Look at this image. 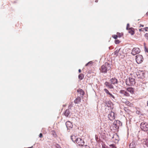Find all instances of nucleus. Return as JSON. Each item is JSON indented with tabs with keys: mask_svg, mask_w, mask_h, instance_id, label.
<instances>
[{
	"mask_svg": "<svg viewBox=\"0 0 148 148\" xmlns=\"http://www.w3.org/2000/svg\"><path fill=\"white\" fill-rule=\"evenodd\" d=\"M111 68L110 65L108 63H106L104 65L101 66L100 69L101 72L102 73H106L107 72L108 70Z\"/></svg>",
	"mask_w": 148,
	"mask_h": 148,
	"instance_id": "obj_1",
	"label": "nucleus"
},
{
	"mask_svg": "<svg viewBox=\"0 0 148 148\" xmlns=\"http://www.w3.org/2000/svg\"><path fill=\"white\" fill-rule=\"evenodd\" d=\"M114 54L116 56H118L119 57L123 58L124 57V53L123 52V50L121 48L117 49L114 52Z\"/></svg>",
	"mask_w": 148,
	"mask_h": 148,
	"instance_id": "obj_2",
	"label": "nucleus"
},
{
	"mask_svg": "<svg viewBox=\"0 0 148 148\" xmlns=\"http://www.w3.org/2000/svg\"><path fill=\"white\" fill-rule=\"evenodd\" d=\"M125 82L127 85L128 86H132L135 84V80L134 78L130 77L126 79Z\"/></svg>",
	"mask_w": 148,
	"mask_h": 148,
	"instance_id": "obj_3",
	"label": "nucleus"
},
{
	"mask_svg": "<svg viewBox=\"0 0 148 148\" xmlns=\"http://www.w3.org/2000/svg\"><path fill=\"white\" fill-rule=\"evenodd\" d=\"M140 128L141 130L144 131L148 130V124L145 122L141 123L140 125Z\"/></svg>",
	"mask_w": 148,
	"mask_h": 148,
	"instance_id": "obj_4",
	"label": "nucleus"
},
{
	"mask_svg": "<svg viewBox=\"0 0 148 148\" xmlns=\"http://www.w3.org/2000/svg\"><path fill=\"white\" fill-rule=\"evenodd\" d=\"M136 57V60L138 64L141 63L143 61V58L141 55L139 54L137 55Z\"/></svg>",
	"mask_w": 148,
	"mask_h": 148,
	"instance_id": "obj_5",
	"label": "nucleus"
},
{
	"mask_svg": "<svg viewBox=\"0 0 148 148\" xmlns=\"http://www.w3.org/2000/svg\"><path fill=\"white\" fill-rule=\"evenodd\" d=\"M140 52V49L138 48H134L132 50L131 53L133 55H135L139 53Z\"/></svg>",
	"mask_w": 148,
	"mask_h": 148,
	"instance_id": "obj_6",
	"label": "nucleus"
},
{
	"mask_svg": "<svg viewBox=\"0 0 148 148\" xmlns=\"http://www.w3.org/2000/svg\"><path fill=\"white\" fill-rule=\"evenodd\" d=\"M76 142L79 146H82L84 144V140L80 138H77Z\"/></svg>",
	"mask_w": 148,
	"mask_h": 148,
	"instance_id": "obj_7",
	"label": "nucleus"
},
{
	"mask_svg": "<svg viewBox=\"0 0 148 148\" xmlns=\"http://www.w3.org/2000/svg\"><path fill=\"white\" fill-rule=\"evenodd\" d=\"M108 118L111 121L114 119L115 118L114 113L111 112L108 114Z\"/></svg>",
	"mask_w": 148,
	"mask_h": 148,
	"instance_id": "obj_8",
	"label": "nucleus"
},
{
	"mask_svg": "<svg viewBox=\"0 0 148 148\" xmlns=\"http://www.w3.org/2000/svg\"><path fill=\"white\" fill-rule=\"evenodd\" d=\"M120 93L123 95V96L126 97H129L130 96V94L124 90H121L120 91Z\"/></svg>",
	"mask_w": 148,
	"mask_h": 148,
	"instance_id": "obj_9",
	"label": "nucleus"
},
{
	"mask_svg": "<svg viewBox=\"0 0 148 148\" xmlns=\"http://www.w3.org/2000/svg\"><path fill=\"white\" fill-rule=\"evenodd\" d=\"M137 76L138 78H143L144 74L143 71H139L136 73Z\"/></svg>",
	"mask_w": 148,
	"mask_h": 148,
	"instance_id": "obj_10",
	"label": "nucleus"
},
{
	"mask_svg": "<svg viewBox=\"0 0 148 148\" xmlns=\"http://www.w3.org/2000/svg\"><path fill=\"white\" fill-rule=\"evenodd\" d=\"M111 83L112 84H117L118 81L117 79L115 78H113L110 80Z\"/></svg>",
	"mask_w": 148,
	"mask_h": 148,
	"instance_id": "obj_11",
	"label": "nucleus"
},
{
	"mask_svg": "<svg viewBox=\"0 0 148 148\" xmlns=\"http://www.w3.org/2000/svg\"><path fill=\"white\" fill-rule=\"evenodd\" d=\"M66 125L68 129L72 128L73 125L71 122L67 121L66 123Z\"/></svg>",
	"mask_w": 148,
	"mask_h": 148,
	"instance_id": "obj_12",
	"label": "nucleus"
},
{
	"mask_svg": "<svg viewBox=\"0 0 148 148\" xmlns=\"http://www.w3.org/2000/svg\"><path fill=\"white\" fill-rule=\"evenodd\" d=\"M128 31V32L131 35H133L134 34V29L132 27L129 28L127 30Z\"/></svg>",
	"mask_w": 148,
	"mask_h": 148,
	"instance_id": "obj_13",
	"label": "nucleus"
},
{
	"mask_svg": "<svg viewBox=\"0 0 148 148\" xmlns=\"http://www.w3.org/2000/svg\"><path fill=\"white\" fill-rule=\"evenodd\" d=\"M126 90L131 94H133L134 92V89L132 87L127 88H126Z\"/></svg>",
	"mask_w": 148,
	"mask_h": 148,
	"instance_id": "obj_14",
	"label": "nucleus"
},
{
	"mask_svg": "<svg viewBox=\"0 0 148 148\" xmlns=\"http://www.w3.org/2000/svg\"><path fill=\"white\" fill-rule=\"evenodd\" d=\"M105 85L106 86L110 88H113V86L112 85V84H110L108 82H106L105 83Z\"/></svg>",
	"mask_w": 148,
	"mask_h": 148,
	"instance_id": "obj_15",
	"label": "nucleus"
},
{
	"mask_svg": "<svg viewBox=\"0 0 148 148\" xmlns=\"http://www.w3.org/2000/svg\"><path fill=\"white\" fill-rule=\"evenodd\" d=\"M81 98L80 97H78L74 100V102L75 103H79L81 102Z\"/></svg>",
	"mask_w": 148,
	"mask_h": 148,
	"instance_id": "obj_16",
	"label": "nucleus"
},
{
	"mask_svg": "<svg viewBox=\"0 0 148 148\" xmlns=\"http://www.w3.org/2000/svg\"><path fill=\"white\" fill-rule=\"evenodd\" d=\"M77 92L79 93L80 95H83L84 94V91L81 89L79 88L77 90Z\"/></svg>",
	"mask_w": 148,
	"mask_h": 148,
	"instance_id": "obj_17",
	"label": "nucleus"
},
{
	"mask_svg": "<svg viewBox=\"0 0 148 148\" xmlns=\"http://www.w3.org/2000/svg\"><path fill=\"white\" fill-rule=\"evenodd\" d=\"M70 113L69 110L67 109L65 110L64 113V114L65 116L67 117L70 114Z\"/></svg>",
	"mask_w": 148,
	"mask_h": 148,
	"instance_id": "obj_18",
	"label": "nucleus"
},
{
	"mask_svg": "<svg viewBox=\"0 0 148 148\" xmlns=\"http://www.w3.org/2000/svg\"><path fill=\"white\" fill-rule=\"evenodd\" d=\"M123 103L127 105L130 107H132L133 106V104L130 103L127 100L123 102Z\"/></svg>",
	"mask_w": 148,
	"mask_h": 148,
	"instance_id": "obj_19",
	"label": "nucleus"
},
{
	"mask_svg": "<svg viewBox=\"0 0 148 148\" xmlns=\"http://www.w3.org/2000/svg\"><path fill=\"white\" fill-rule=\"evenodd\" d=\"M77 138L75 136H71V139L73 142H76Z\"/></svg>",
	"mask_w": 148,
	"mask_h": 148,
	"instance_id": "obj_20",
	"label": "nucleus"
},
{
	"mask_svg": "<svg viewBox=\"0 0 148 148\" xmlns=\"http://www.w3.org/2000/svg\"><path fill=\"white\" fill-rule=\"evenodd\" d=\"M112 126L114 130H115L117 129L119 127L116 124H115V123H113L112 125Z\"/></svg>",
	"mask_w": 148,
	"mask_h": 148,
	"instance_id": "obj_21",
	"label": "nucleus"
},
{
	"mask_svg": "<svg viewBox=\"0 0 148 148\" xmlns=\"http://www.w3.org/2000/svg\"><path fill=\"white\" fill-rule=\"evenodd\" d=\"M144 144H145L147 147H148V137L145 139H144Z\"/></svg>",
	"mask_w": 148,
	"mask_h": 148,
	"instance_id": "obj_22",
	"label": "nucleus"
},
{
	"mask_svg": "<svg viewBox=\"0 0 148 148\" xmlns=\"http://www.w3.org/2000/svg\"><path fill=\"white\" fill-rule=\"evenodd\" d=\"M148 29V27H146L145 28H142L139 29V30L140 32L141 31H147Z\"/></svg>",
	"mask_w": 148,
	"mask_h": 148,
	"instance_id": "obj_23",
	"label": "nucleus"
},
{
	"mask_svg": "<svg viewBox=\"0 0 148 148\" xmlns=\"http://www.w3.org/2000/svg\"><path fill=\"white\" fill-rule=\"evenodd\" d=\"M51 134L54 137L56 138L57 137V135L55 131L53 130L52 131H51Z\"/></svg>",
	"mask_w": 148,
	"mask_h": 148,
	"instance_id": "obj_24",
	"label": "nucleus"
},
{
	"mask_svg": "<svg viewBox=\"0 0 148 148\" xmlns=\"http://www.w3.org/2000/svg\"><path fill=\"white\" fill-rule=\"evenodd\" d=\"M129 147L130 148H134L135 147V145L134 143L132 142L130 144Z\"/></svg>",
	"mask_w": 148,
	"mask_h": 148,
	"instance_id": "obj_25",
	"label": "nucleus"
},
{
	"mask_svg": "<svg viewBox=\"0 0 148 148\" xmlns=\"http://www.w3.org/2000/svg\"><path fill=\"white\" fill-rule=\"evenodd\" d=\"M84 77V75L82 73L80 74L78 76V78L80 80H82L83 78Z\"/></svg>",
	"mask_w": 148,
	"mask_h": 148,
	"instance_id": "obj_26",
	"label": "nucleus"
},
{
	"mask_svg": "<svg viewBox=\"0 0 148 148\" xmlns=\"http://www.w3.org/2000/svg\"><path fill=\"white\" fill-rule=\"evenodd\" d=\"M112 138H115V139L116 140H118V136L116 134L113 135Z\"/></svg>",
	"mask_w": 148,
	"mask_h": 148,
	"instance_id": "obj_27",
	"label": "nucleus"
},
{
	"mask_svg": "<svg viewBox=\"0 0 148 148\" xmlns=\"http://www.w3.org/2000/svg\"><path fill=\"white\" fill-rule=\"evenodd\" d=\"M93 63V62H92V61H90L87 64H86V66L88 65H89V66H91L92 65Z\"/></svg>",
	"mask_w": 148,
	"mask_h": 148,
	"instance_id": "obj_28",
	"label": "nucleus"
},
{
	"mask_svg": "<svg viewBox=\"0 0 148 148\" xmlns=\"http://www.w3.org/2000/svg\"><path fill=\"white\" fill-rule=\"evenodd\" d=\"M116 34L118 36V37L120 38L123 35V34L119 32H117Z\"/></svg>",
	"mask_w": 148,
	"mask_h": 148,
	"instance_id": "obj_29",
	"label": "nucleus"
},
{
	"mask_svg": "<svg viewBox=\"0 0 148 148\" xmlns=\"http://www.w3.org/2000/svg\"><path fill=\"white\" fill-rule=\"evenodd\" d=\"M120 42V41L117 39H116L114 41L115 43L116 44H119Z\"/></svg>",
	"mask_w": 148,
	"mask_h": 148,
	"instance_id": "obj_30",
	"label": "nucleus"
},
{
	"mask_svg": "<svg viewBox=\"0 0 148 148\" xmlns=\"http://www.w3.org/2000/svg\"><path fill=\"white\" fill-rule=\"evenodd\" d=\"M110 148H116L115 145L114 144L110 145Z\"/></svg>",
	"mask_w": 148,
	"mask_h": 148,
	"instance_id": "obj_31",
	"label": "nucleus"
},
{
	"mask_svg": "<svg viewBox=\"0 0 148 148\" xmlns=\"http://www.w3.org/2000/svg\"><path fill=\"white\" fill-rule=\"evenodd\" d=\"M104 90L107 94H108V95L110 94V93L107 89L105 88L104 89Z\"/></svg>",
	"mask_w": 148,
	"mask_h": 148,
	"instance_id": "obj_32",
	"label": "nucleus"
},
{
	"mask_svg": "<svg viewBox=\"0 0 148 148\" xmlns=\"http://www.w3.org/2000/svg\"><path fill=\"white\" fill-rule=\"evenodd\" d=\"M112 37L114 39H116L118 38V36L117 35H113L112 36Z\"/></svg>",
	"mask_w": 148,
	"mask_h": 148,
	"instance_id": "obj_33",
	"label": "nucleus"
},
{
	"mask_svg": "<svg viewBox=\"0 0 148 148\" xmlns=\"http://www.w3.org/2000/svg\"><path fill=\"white\" fill-rule=\"evenodd\" d=\"M109 95H110V97H111L113 99H115V97H114V96L111 93H110V94H109Z\"/></svg>",
	"mask_w": 148,
	"mask_h": 148,
	"instance_id": "obj_34",
	"label": "nucleus"
},
{
	"mask_svg": "<svg viewBox=\"0 0 148 148\" xmlns=\"http://www.w3.org/2000/svg\"><path fill=\"white\" fill-rule=\"evenodd\" d=\"M129 27H130V25L128 23V24H127V25L126 29L127 30L128 29H129V28H130Z\"/></svg>",
	"mask_w": 148,
	"mask_h": 148,
	"instance_id": "obj_35",
	"label": "nucleus"
},
{
	"mask_svg": "<svg viewBox=\"0 0 148 148\" xmlns=\"http://www.w3.org/2000/svg\"><path fill=\"white\" fill-rule=\"evenodd\" d=\"M145 37L147 40H148V34L146 33L145 35Z\"/></svg>",
	"mask_w": 148,
	"mask_h": 148,
	"instance_id": "obj_36",
	"label": "nucleus"
},
{
	"mask_svg": "<svg viewBox=\"0 0 148 148\" xmlns=\"http://www.w3.org/2000/svg\"><path fill=\"white\" fill-rule=\"evenodd\" d=\"M56 148H62L60 145L58 144H57L56 145Z\"/></svg>",
	"mask_w": 148,
	"mask_h": 148,
	"instance_id": "obj_37",
	"label": "nucleus"
},
{
	"mask_svg": "<svg viewBox=\"0 0 148 148\" xmlns=\"http://www.w3.org/2000/svg\"><path fill=\"white\" fill-rule=\"evenodd\" d=\"M39 137L40 138H42V137H43V136H42V133H40L39 134Z\"/></svg>",
	"mask_w": 148,
	"mask_h": 148,
	"instance_id": "obj_38",
	"label": "nucleus"
},
{
	"mask_svg": "<svg viewBox=\"0 0 148 148\" xmlns=\"http://www.w3.org/2000/svg\"><path fill=\"white\" fill-rule=\"evenodd\" d=\"M145 51L147 52H148V49H147L146 47L145 48Z\"/></svg>",
	"mask_w": 148,
	"mask_h": 148,
	"instance_id": "obj_39",
	"label": "nucleus"
},
{
	"mask_svg": "<svg viewBox=\"0 0 148 148\" xmlns=\"http://www.w3.org/2000/svg\"><path fill=\"white\" fill-rule=\"evenodd\" d=\"M144 27V25L140 24V27Z\"/></svg>",
	"mask_w": 148,
	"mask_h": 148,
	"instance_id": "obj_40",
	"label": "nucleus"
},
{
	"mask_svg": "<svg viewBox=\"0 0 148 148\" xmlns=\"http://www.w3.org/2000/svg\"><path fill=\"white\" fill-rule=\"evenodd\" d=\"M79 72L80 73L81 72V70L80 69H79L78 70Z\"/></svg>",
	"mask_w": 148,
	"mask_h": 148,
	"instance_id": "obj_41",
	"label": "nucleus"
},
{
	"mask_svg": "<svg viewBox=\"0 0 148 148\" xmlns=\"http://www.w3.org/2000/svg\"><path fill=\"white\" fill-rule=\"evenodd\" d=\"M146 14L148 16V12Z\"/></svg>",
	"mask_w": 148,
	"mask_h": 148,
	"instance_id": "obj_42",
	"label": "nucleus"
},
{
	"mask_svg": "<svg viewBox=\"0 0 148 148\" xmlns=\"http://www.w3.org/2000/svg\"><path fill=\"white\" fill-rule=\"evenodd\" d=\"M147 106H148V101L147 102Z\"/></svg>",
	"mask_w": 148,
	"mask_h": 148,
	"instance_id": "obj_43",
	"label": "nucleus"
},
{
	"mask_svg": "<svg viewBox=\"0 0 148 148\" xmlns=\"http://www.w3.org/2000/svg\"><path fill=\"white\" fill-rule=\"evenodd\" d=\"M98 2V1L97 0H96L95 1V2Z\"/></svg>",
	"mask_w": 148,
	"mask_h": 148,
	"instance_id": "obj_44",
	"label": "nucleus"
}]
</instances>
